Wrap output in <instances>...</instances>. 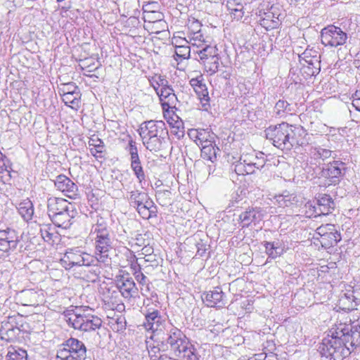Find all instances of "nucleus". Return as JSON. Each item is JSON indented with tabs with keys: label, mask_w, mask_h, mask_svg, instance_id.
I'll return each mask as SVG.
<instances>
[{
	"label": "nucleus",
	"mask_w": 360,
	"mask_h": 360,
	"mask_svg": "<svg viewBox=\"0 0 360 360\" xmlns=\"http://www.w3.org/2000/svg\"><path fill=\"white\" fill-rule=\"evenodd\" d=\"M141 293L143 296L144 297H147L148 296V294L150 292V288H149V283L148 282L146 283V285H144L143 286L142 285V287H141Z\"/></svg>",
	"instance_id": "69168bd1"
},
{
	"label": "nucleus",
	"mask_w": 360,
	"mask_h": 360,
	"mask_svg": "<svg viewBox=\"0 0 360 360\" xmlns=\"http://www.w3.org/2000/svg\"><path fill=\"white\" fill-rule=\"evenodd\" d=\"M131 168L134 172V175L139 180V183H141L146 179V175L141 163L139 153L130 155Z\"/></svg>",
	"instance_id": "c85d7f7f"
},
{
	"label": "nucleus",
	"mask_w": 360,
	"mask_h": 360,
	"mask_svg": "<svg viewBox=\"0 0 360 360\" xmlns=\"http://www.w3.org/2000/svg\"><path fill=\"white\" fill-rule=\"evenodd\" d=\"M149 195L147 193L140 191L139 190H134L128 192L127 199L131 207L135 206L138 202L143 201V200L148 199Z\"/></svg>",
	"instance_id": "ea45409f"
},
{
	"label": "nucleus",
	"mask_w": 360,
	"mask_h": 360,
	"mask_svg": "<svg viewBox=\"0 0 360 360\" xmlns=\"http://www.w3.org/2000/svg\"><path fill=\"white\" fill-rule=\"evenodd\" d=\"M145 316L146 321L143 326L146 330L152 331L153 335H151V339L158 340L161 332L163 328H165V320L160 315V312L156 309H153L152 311L148 310Z\"/></svg>",
	"instance_id": "9b49d317"
},
{
	"label": "nucleus",
	"mask_w": 360,
	"mask_h": 360,
	"mask_svg": "<svg viewBox=\"0 0 360 360\" xmlns=\"http://www.w3.org/2000/svg\"><path fill=\"white\" fill-rule=\"evenodd\" d=\"M191 49L186 44L176 45L175 56L178 58L188 59L190 57ZM177 60V58H176Z\"/></svg>",
	"instance_id": "8fccbe9b"
},
{
	"label": "nucleus",
	"mask_w": 360,
	"mask_h": 360,
	"mask_svg": "<svg viewBox=\"0 0 360 360\" xmlns=\"http://www.w3.org/2000/svg\"><path fill=\"white\" fill-rule=\"evenodd\" d=\"M153 82L155 84H153V88L155 91H156V89H163L164 87L169 86V82L167 80L165 76L162 75H156L153 78Z\"/></svg>",
	"instance_id": "5fc2aeb1"
},
{
	"label": "nucleus",
	"mask_w": 360,
	"mask_h": 360,
	"mask_svg": "<svg viewBox=\"0 0 360 360\" xmlns=\"http://www.w3.org/2000/svg\"><path fill=\"white\" fill-rule=\"evenodd\" d=\"M116 286L124 298L129 299L138 295L139 289L133 278L128 274L118 277L116 280Z\"/></svg>",
	"instance_id": "f3484780"
},
{
	"label": "nucleus",
	"mask_w": 360,
	"mask_h": 360,
	"mask_svg": "<svg viewBox=\"0 0 360 360\" xmlns=\"http://www.w3.org/2000/svg\"><path fill=\"white\" fill-rule=\"evenodd\" d=\"M185 41L186 44H191L193 46L202 47L205 44L209 42L207 37H205L202 32L199 33H193V34H188V39H181Z\"/></svg>",
	"instance_id": "e433bc0d"
},
{
	"label": "nucleus",
	"mask_w": 360,
	"mask_h": 360,
	"mask_svg": "<svg viewBox=\"0 0 360 360\" xmlns=\"http://www.w3.org/2000/svg\"><path fill=\"white\" fill-rule=\"evenodd\" d=\"M18 212L25 221L32 219L34 214V207L32 202L26 199L22 201L18 207Z\"/></svg>",
	"instance_id": "473e14b6"
},
{
	"label": "nucleus",
	"mask_w": 360,
	"mask_h": 360,
	"mask_svg": "<svg viewBox=\"0 0 360 360\" xmlns=\"http://www.w3.org/2000/svg\"><path fill=\"white\" fill-rule=\"evenodd\" d=\"M247 167L244 161L240 159L238 162L231 166V170L234 171L238 175L252 174V172H249V171L248 172Z\"/></svg>",
	"instance_id": "603ef678"
},
{
	"label": "nucleus",
	"mask_w": 360,
	"mask_h": 360,
	"mask_svg": "<svg viewBox=\"0 0 360 360\" xmlns=\"http://www.w3.org/2000/svg\"><path fill=\"white\" fill-rule=\"evenodd\" d=\"M125 150L129 153V155H133L138 153L136 143L131 138H130L129 140V143L126 146Z\"/></svg>",
	"instance_id": "bf43d9fd"
},
{
	"label": "nucleus",
	"mask_w": 360,
	"mask_h": 360,
	"mask_svg": "<svg viewBox=\"0 0 360 360\" xmlns=\"http://www.w3.org/2000/svg\"><path fill=\"white\" fill-rule=\"evenodd\" d=\"M63 261L67 264V268L69 269L76 266H89L96 265V259L93 255L82 252L77 248L68 250L64 255Z\"/></svg>",
	"instance_id": "0eeeda50"
},
{
	"label": "nucleus",
	"mask_w": 360,
	"mask_h": 360,
	"mask_svg": "<svg viewBox=\"0 0 360 360\" xmlns=\"http://www.w3.org/2000/svg\"><path fill=\"white\" fill-rule=\"evenodd\" d=\"M157 213V207L150 197H148L144 207L139 212V215L144 219L156 217Z\"/></svg>",
	"instance_id": "f704fd0d"
},
{
	"label": "nucleus",
	"mask_w": 360,
	"mask_h": 360,
	"mask_svg": "<svg viewBox=\"0 0 360 360\" xmlns=\"http://www.w3.org/2000/svg\"><path fill=\"white\" fill-rule=\"evenodd\" d=\"M147 200L148 199L143 200V201L141 200V202H138V204L135 205V206L133 207L136 210L138 213L144 207V205L146 204V202L147 201Z\"/></svg>",
	"instance_id": "338daca9"
},
{
	"label": "nucleus",
	"mask_w": 360,
	"mask_h": 360,
	"mask_svg": "<svg viewBox=\"0 0 360 360\" xmlns=\"http://www.w3.org/2000/svg\"><path fill=\"white\" fill-rule=\"evenodd\" d=\"M180 342L176 345L178 347L176 351L175 349H171L172 355L176 360H199V357L195 352V349L188 342L186 337L182 341L181 345Z\"/></svg>",
	"instance_id": "dca6fc26"
},
{
	"label": "nucleus",
	"mask_w": 360,
	"mask_h": 360,
	"mask_svg": "<svg viewBox=\"0 0 360 360\" xmlns=\"http://www.w3.org/2000/svg\"><path fill=\"white\" fill-rule=\"evenodd\" d=\"M200 146L201 157L203 159H206L214 162L217 159V153L219 151V148L216 147L215 145H213V143H208L207 144H204Z\"/></svg>",
	"instance_id": "72a5a7b5"
},
{
	"label": "nucleus",
	"mask_w": 360,
	"mask_h": 360,
	"mask_svg": "<svg viewBox=\"0 0 360 360\" xmlns=\"http://www.w3.org/2000/svg\"><path fill=\"white\" fill-rule=\"evenodd\" d=\"M56 358L58 360H86V346L82 341L70 338L60 345Z\"/></svg>",
	"instance_id": "20e7f679"
},
{
	"label": "nucleus",
	"mask_w": 360,
	"mask_h": 360,
	"mask_svg": "<svg viewBox=\"0 0 360 360\" xmlns=\"http://www.w3.org/2000/svg\"><path fill=\"white\" fill-rule=\"evenodd\" d=\"M136 280L139 282V283L141 285H146V283L148 282L147 277L141 272H135L134 273Z\"/></svg>",
	"instance_id": "052dcab7"
},
{
	"label": "nucleus",
	"mask_w": 360,
	"mask_h": 360,
	"mask_svg": "<svg viewBox=\"0 0 360 360\" xmlns=\"http://www.w3.org/2000/svg\"><path fill=\"white\" fill-rule=\"evenodd\" d=\"M335 208V203L329 195L323 194L317 200V205L314 207L315 216L326 215Z\"/></svg>",
	"instance_id": "393cba45"
},
{
	"label": "nucleus",
	"mask_w": 360,
	"mask_h": 360,
	"mask_svg": "<svg viewBox=\"0 0 360 360\" xmlns=\"http://www.w3.org/2000/svg\"><path fill=\"white\" fill-rule=\"evenodd\" d=\"M80 91L79 87L74 82L61 84L58 88L60 95Z\"/></svg>",
	"instance_id": "3c124183"
},
{
	"label": "nucleus",
	"mask_w": 360,
	"mask_h": 360,
	"mask_svg": "<svg viewBox=\"0 0 360 360\" xmlns=\"http://www.w3.org/2000/svg\"><path fill=\"white\" fill-rule=\"evenodd\" d=\"M101 325L102 321L100 318L96 316L86 314L81 330L84 332L94 331L99 328Z\"/></svg>",
	"instance_id": "7c9ffc66"
},
{
	"label": "nucleus",
	"mask_w": 360,
	"mask_h": 360,
	"mask_svg": "<svg viewBox=\"0 0 360 360\" xmlns=\"http://www.w3.org/2000/svg\"><path fill=\"white\" fill-rule=\"evenodd\" d=\"M332 153L333 152L331 150L321 147H314L311 148L310 150L311 158L321 160L323 161L331 157Z\"/></svg>",
	"instance_id": "79ce46f5"
},
{
	"label": "nucleus",
	"mask_w": 360,
	"mask_h": 360,
	"mask_svg": "<svg viewBox=\"0 0 360 360\" xmlns=\"http://www.w3.org/2000/svg\"><path fill=\"white\" fill-rule=\"evenodd\" d=\"M300 129L286 122H282L275 126H270L265 130L266 137L272 144L282 150H290L292 148L298 145L295 138V131Z\"/></svg>",
	"instance_id": "7ed1b4c3"
},
{
	"label": "nucleus",
	"mask_w": 360,
	"mask_h": 360,
	"mask_svg": "<svg viewBox=\"0 0 360 360\" xmlns=\"http://www.w3.org/2000/svg\"><path fill=\"white\" fill-rule=\"evenodd\" d=\"M266 211L262 207H249L239 215V221L243 228L257 226L264 219Z\"/></svg>",
	"instance_id": "4468645a"
},
{
	"label": "nucleus",
	"mask_w": 360,
	"mask_h": 360,
	"mask_svg": "<svg viewBox=\"0 0 360 360\" xmlns=\"http://www.w3.org/2000/svg\"><path fill=\"white\" fill-rule=\"evenodd\" d=\"M18 297L22 305L34 306L43 302L44 293L41 290L26 289L20 292Z\"/></svg>",
	"instance_id": "4be33fe9"
},
{
	"label": "nucleus",
	"mask_w": 360,
	"mask_h": 360,
	"mask_svg": "<svg viewBox=\"0 0 360 360\" xmlns=\"http://www.w3.org/2000/svg\"><path fill=\"white\" fill-rule=\"evenodd\" d=\"M294 107L285 100H278L274 106V113L277 117L285 118L288 115H292L295 112Z\"/></svg>",
	"instance_id": "bb28decb"
},
{
	"label": "nucleus",
	"mask_w": 360,
	"mask_h": 360,
	"mask_svg": "<svg viewBox=\"0 0 360 360\" xmlns=\"http://www.w3.org/2000/svg\"><path fill=\"white\" fill-rule=\"evenodd\" d=\"M47 208L49 216L51 219L56 214L68 211V208H72V205L63 198L51 197L47 200Z\"/></svg>",
	"instance_id": "412c9836"
},
{
	"label": "nucleus",
	"mask_w": 360,
	"mask_h": 360,
	"mask_svg": "<svg viewBox=\"0 0 360 360\" xmlns=\"http://www.w3.org/2000/svg\"><path fill=\"white\" fill-rule=\"evenodd\" d=\"M197 254L200 256H203L205 253L207 248L206 245L201 240L196 243Z\"/></svg>",
	"instance_id": "e2e57ef3"
},
{
	"label": "nucleus",
	"mask_w": 360,
	"mask_h": 360,
	"mask_svg": "<svg viewBox=\"0 0 360 360\" xmlns=\"http://www.w3.org/2000/svg\"><path fill=\"white\" fill-rule=\"evenodd\" d=\"M345 163L341 161H333L323 167L320 175L328 179L329 184L336 185L340 181L341 177L345 174Z\"/></svg>",
	"instance_id": "ddd939ff"
},
{
	"label": "nucleus",
	"mask_w": 360,
	"mask_h": 360,
	"mask_svg": "<svg viewBox=\"0 0 360 360\" xmlns=\"http://www.w3.org/2000/svg\"><path fill=\"white\" fill-rule=\"evenodd\" d=\"M60 96H62L63 101L66 105L71 106V105H74L76 107H79V98L81 96L80 91L61 94Z\"/></svg>",
	"instance_id": "49530a36"
},
{
	"label": "nucleus",
	"mask_w": 360,
	"mask_h": 360,
	"mask_svg": "<svg viewBox=\"0 0 360 360\" xmlns=\"http://www.w3.org/2000/svg\"><path fill=\"white\" fill-rule=\"evenodd\" d=\"M7 360H27V352L24 349L11 348L6 355Z\"/></svg>",
	"instance_id": "de8ad7c7"
},
{
	"label": "nucleus",
	"mask_w": 360,
	"mask_h": 360,
	"mask_svg": "<svg viewBox=\"0 0 360 360\" xmlns=\"http://www.w3.org/2000/svg\"><path fill=\"white\" fill-rule=\"evenodd\" d=\"M22 236L11 228L0 230V257L9 256L12 252L21 251L23 245Z\"/></svg>",
	"instance_id": "39448f33"
},
{
	"label": "nucleus",
	"mask_w": 360,
	"mask_h": 360,
	"mask_svg": "<svg viewBox=\"0 0 360 360\" xmlns=\"http://www.w3.org/2000/svg\"><path fill=\"white\" fill-rule=\"evenodd\" d=\"M200 165H202L205 167H206V166L205 165V164L203 163L202 161H200V160L196 161L195 163V166H200Z\"/></svg>",
	"instance_id": "774afa93"
},
{
	"label": "nucleus",
	"mask_w": 360,
	"mask_h": 360,
	"mask_svg": "<svg viewBox=\"0 0 360 360\" xmlns=\"http://www.w3.org/2000/svg\"><path fill=\"white\" fill-rule=\"evenodd\" d=\"M224 297V293L221 287H215L212 290L204 292L202 300L208 307H222L225 304Z\"/></svg>",
	"instance_id": "aec40b11"
},
{
	"label": "nucleus",
	"mask_w": 360,
	"mask_h": 360,
	"mask_svg": "<svg viewBox=\"0 0 360 360\" xmlns=\"http://www.w3.org/2000/svg\"><path fill=\"white\" fill-rule=\"evenodd\" d=\"M167 122L172 127V132L178 138L180 139L184 136V130L183 127V122L181 120H179V117L175 113L173 115L170 113V117L167 116Z\"/></svg>",
	"instance_id": "c756f323"
},
{
	"label": "nucleus",
	"mask_w": 360,
	"mask_h": 360,
	"mask_svg": "<svg viewBox=\"0 0 360 360\" xmlns=\"http://www.w3.org/2000/svg\"><path fill=\"white\" fill-rule=\"evenodd\" d=\"M231 14L233 15V18L236 20H240L243 16V6H241L240 8H238L236 10H233L230 11Z\"/></svg>",
	"instance_id": "680f3d73"
},
{
	"label": "nucleus",
	"mask_w": 360,
	"mask_h": 360,
	"mask_svg": "<svg viewBox=\"0 0 360 360\" xmlns=\"http://www.w3.org/2000/svg\"><path fill=\"white\" fill-rule=\"evenodd\" d=\"M202 24L198 20L193 19L189 20L188 24V34H193V33H199L202 32Z\"/></svg>",
	"instance_id": "6e6d98bb"
},
{
	"label": "nucleus",
	"mask_w": 360,
	"mask_h": 360,
	"mask_svg": "<svg viewBox=\"0 0 360 360\" xmlns=\"http://www.w3.org/2000/svg\"><path fill=\"white\" fill-rule=\"evenodd\" d=\"M186 335L177 328L172 326L169 330H167L165 338L162 339L159 336V340H155L158 342L159 347L158 351H167L171 349H176V345L180 342V345L182 344Z\"/></svg>",
	"instance_id": "f8f14e48"
},
{
	"label": "nucleus",
	"mask_w": 360,
	"mask_h": 360,
	"mask_svg": "<svg viewBox=\"0 0 360 360\" xmlns=\"http://www.w3.org/2000/svg\"><path fill=\"white\" fill-rule=\"evenodd\" d=\"M94 246V257L98 262L109 265L111 263L110 253L113 250V238L108 225L102 219L91 227L89 234Z\"/></svg>",
	"instance_id": "f257e3e1"
},
{
	"label": "nucleus",
	"mask_w": 360,
	"mask_h": 360,
	"mask_svg": "<svg viewBox=\"0 0 360 360\" xmlns=\"http://www.w3.org/2000/svg\"><path fill=\"white\" fill-rule=\"evenodd\" d=\"M243 6V0H228L226 2V7L229 11L236 10V8H240Z\"/></svg>",
	"instance_id": "4d7b16f0"
},
{
	"label": "nucleus",
	"mask_w": 360,
	"mask_h": 360,
	"mask_svg": "<svg viewBox=\"0 0 360 360\" xmlns=\"http://www.w3.org/2000/svg\"><path fill=\"white\" fill-rule=\"evenodd\" d=\"M266 252L269 257L275 259L280 257L283 252V248L279 241L264 242Z\"/></svg>",
	"instance_id": "2f4dec72"
},
{
	"label": "nucleus",
	"mask_w": 360,
	"mask_h": 360,
	"mask_svg": "<svg viewBox=\"0 0 360 360\" xmlns=\"http://www.w3.org/2000/svg\"><path fill=\"white\" fill-rule=\"evenodd\" d=\"M276 203L281 207H289L296 205L298 202L297 196L288 191L275 196Z\"/></svg>",
	"instance_id": "cd10ccee"
},
{
	"label": "nucleus",
	"mask_w": 360,
	"mask_h": 360,
	"mask_svg": "<svg viewBox=\"0 0 360 360\" xmlns=\"http://www.w3.org/2000/svg\"><path fill=\"white\" fill-rule=\"evenodd\" d=\"M329 333L319 347L321 355L328 360H343L352 352L342 337L344 331L339 330L336 326L329 330Z\"/></svg>",
	"instance_id": "f03ea898"
},
{
	"label": "nucleus",
	"mask_w": 360,
	"mask_h": 360,
	"mask_svg": "<svg viewBox=\"0 0 360 360\" xmlns=\"http://www.w3.org/2000/svg\"><path fill=\"white\" fill-rule=\"evenodd\" d=\"M205 70L210 75L215 74L219 67V58L211 57L202 60Z\"/></svg>",
	"instance_id": "a19ab883"
},
{
	"label": "nucleus",
	"mask_w": 360,
	"mask_h": 360,
	"mask_svg": "<svg viewBox=\"0 0 360 360\" xmlns=\"http://www.w3.org/2000/svg\"><path fill=\"white\" fill-rule=\"evenodd\" d=\"M54 185L57 190L71 199H76L79 195L77 186L65 175L60 174L57 176L54 181Z\"/></svg>",
	"instance_id": "a211bd4d"
},
{
	"label": "nucleus",
	"mask_w": 360,
	"mask_h": 360,
	"mask_svg": "<svg viewBox=\"0 0 360 360\" xmlns=\"http://www.w3.org/2000/svg\"><path fill=\"white\" fill-rule=\"evenodd\" d=\"M199 129H192L188 131V136L193 139L196 143H198Z\"/></svg>",
	"instance_id": "0e129e2a"
},
{
	"label": "nucleus",
	"mask_w": 360,
	"mask_h": 360,
	"mask_svg": "<svg viewBox=\"0 0 360 360\" xmlns=\"http://www.w3.org/2000/svg\"><path fill=\"white\" fill-rule=\"evenodd\" d=\"M240 160L244 161L245 164L248 166L247 170L252 174L255 169H260L265 165L266 158L263 153H255L243 154L240 157Z\"/></svg>",
	"instance_id": "6ab92c4d"
},
{
	"label": "nucleus",
	"mask_w": 360,
	"mask_h": 360,
	"mask_svg": "<svg viewBox=\"0 0 360 360\" xmlns=\"http://www.w3.org/2000/svg\"><path fill=\"white\" fill-rule=\"evenodd\" d=\"M214 139V134L210 131L208 129H199L198 135V146H202L207 144L208 143H213Z\"/></svg>",
	"instance_id": "a18cd8bd"
},
{
	"label": "nucleus",
	"mask_w": 360,
	"mask_h": 360,
	"mask_svg": "<svg viewBox=\"0 0 360 360\" xmlns=\"http://www.w3.org/2000/svg\"><path fill=\"white\" fill-rule=\"evenodd\" d=\"M167 138L154 137L143 140L145 147L150 151L158 152L162 149Z\"/></svg>",
	"instance_id": "c9c22d12"
},
{
	"label": "nucleus",
	"mask_w": 360,
	"mask_h": 360,
	"mask_svg": "<svg viewBox=\"0 0 360 360\" xmlns=\"http://www.w3.org/2000/svg\"><path fill=\"white\" fill-rule=\"evenodd\" d=\"M202 76L193 78L190 80V84L193 88L195 92L198 96L202 103V107L207 110V105L209 106L210 97L208 96V91L206 85L202 83Z\"/></svg>",
	"instance_id": "b1692460"
},
{
	"label": "nucleus",
	"mask_w": 360,
	"mask_h": 360,
	"mask_svg": "<svg viewBox=\"0 0 360 360\" xmlns=\"http://www.w3.org/2000/svg\"><path fill=\"white\" fill-rule=\"evenodd\" d=\"M200 60L207 58L218 57L217 49L215 46L209 45L207 43L202 47V49L197 51Z\"/></svg>",
	"instance_id": "c03bdc74"
},
{
	"label": "nucleus",
	"mask_w": 360,
	"mask_h": 360,
	"mask_svg": "<svg viewBox=\"0 0 360 360\" xmlns=\"http://www.w3.org/2000/svg\"><path fill=\"white\" fill-rule=\"evenodd\" d=\"M316 234L319 236L317 238L321 246L325 248H329L337 245L341 240L340 233L338 231L335 226L331 224H326L318 227L316 230Z\"/></svg>",
	"instance_id": "1a4fd4ad"
},
{
	"label": "nucleus",
	"mask_w": 360,
	"mask_h": 360,
	"mask_svg": "<svg viewBox=\"0 0 360 360\" xmlns=\"http://www.w3.org/2000/svg\"><path fill=\"white\" fill-rule=\"evenodd\" d=\"M155 92L160 98L164 117L167 118V116L170 117V113L174 114V110L176 109V105L178 102L177 96L174 94V89L169 86L161 89H156Z\"/></svg>",
	"instance_id": "9d476101"
},
{
	"label": "nucleus",
	"mask_w": 360,
	"mask_h": 360,
	"mask_svg": "<svg viewBox=\"0 0 360 360\" xmlns=\"http://www.w3.org/2000/svg\"><path fill=\"white\" fill-rule=\"evenodd\" d=\"M40 233L44 241L52 243L58 238L57 233L54 231V228L51 224H43L40 227Z\"/></svg>",
	"instance_id": "58836bf2"
},
{
	"label": "nucleus",
	"mask_w": 360,
	"mask_h": 360,
	"mask_svg": "<svg viewBox=\"0 0 360 360\" xmlns=\"http://www.w3.org/2000/svg\"><path fill=\"white\" fill-rule=\"evenodd\" d=\"M139 134L142 140L160 137L167 138L168 131L165 123L162 120H149L143 122L139 129Z\"/></svg>",
	"instance_id": "423d86ee"
},
{
	"label": "nucleus",
	"mask_w": 360,
	"mask_h": 360,
	"mask_svg": "<svg viewBox=\"0 0 360 360\" xmlns=\"http://www.w3.org/2000/svg\"><path fill=\"white\" fill-rule=\"evenodd\" d=\"M75 210L68 208V211L63 212L51 218L52 222L58 227L68 229L72 224Z\"/></svg>",
	"instance_id": "a878e982"
},
{
	"label": "nucleus",
	"mask_w": 360,
	"mask_h": 360,
	"mask_svg": "<svg viewBox=\"0 0 360 360\" xmlns=\"http://www.w3.org/2000/svg\"><path fill=\"white\" fill-rule=\"evenodd\" d=\"M82 311H85L86 310L79 307L76 308L75 310L67 311L65 312V321L69 326L72 327L74 329L81 330L86 316V314L82 313Z\"/></svg>",
	"instance_id": "5701e85b"
},
{
	"label": "nucleus",
	"mask_w": 360,
	"mask_h": 360,
	"mask_svg": "<svg viewBox=\"0 0 360 360\" xmlns=\"http://www.w3.org/2000/svg\"><path fill=\"white\" fill-rule=\"evenodd\" d=\"M88 143L89 146H92V148H90L91 154L96 158H102L101 154L104 148L103 141L98 137L91 138Z\"/></svg>",
	"instance_id": "4c0bfd02"
},
{
	"label": "nucleus",
	"mask_w": 360,
	"mask_h": 360,
	"mask_svg": "<svg viewBox=\"0 0 360 360\" xmlns=\"http://www.w3.org/2000/svg\"><path fill=\"white\" fill-rule=\"evenodd\" d=\"M321 43L325 46L337 47L345 44L347 34L341 28L335 25H328L321 32Z\"/></svg>",
	"instance_id": "6e6552de"
},
{
	"label": "nucleus",
	"mask_w": 360,
	"mask_h": 360,
	"mask_svg": "<svg viewBox=\"0 0 360 360\" xmlns=\"http://www.w3.org/2000/svg\"><path fill=\"white\" fill-rule=\"evenodd\" d=\"M352 105L357 110L360 112V91H356L352 96Z\"/></svg>",
	"instance_id": "13d9d810"
},
{
	"label": "nucleus",
	"mask_w": 360,
	"mask_h": 360,
	"mask_svg": "<svg viewBox=\"0 0 360 360\" xmlns=\"http://www.w3.org/2000/svg\"><path fill=\"white\" fill-rule=\"evenodd\" d=\"M139 266H143L144 268H148L150 266H157L158 265V262L155 259V255L152 254L146 255L144 257L139 258Z\"/></svg>",
	"instance_id": "09e8293b"
},
{
	"label": "nucleus",
	"mask_w": 360,
	"mask_h": 360,
	"mask_svg": "<svg viewBox=\"0 0 360 360\" xmlns=\"http://www.w3.org/2000/svg\"><path fill=\"white\" fill-rule=\"evenodd\" d=\"M15 331H20L17 327H13L8 322H2L1 328H0V334L1 338L6 340H9L15 337Z\"/></svg>",
	"instance_id": "37998d69"
},
{
	"label": "nucleus",
	"mask_w": 360,
	"mask_h": 360,
	"mask_svg": "<svg viewBox=\"0 0 360 360\" xmlns=\"http://www.w3.org/2000/svg\"><path fill=\"white\" fill-rule=\"evenodd\" d=\"M11 163L10 160L6 158L2 162H0V179H3L6 176H11Z\"/></svg>",
	"instance_id": "864d4df0"
},
{
	"label": "nucleus",
	"mask_w": 360,
	"mask_h": 360,
	"mask_svg": "<svg viewBox=\"0 0 360 360\" xmlns=\"http://www.w3.org/2000/svg\"><path fill=\"white\" fill-rule=\"evenodd\" d=\"M339 330L344 331L343 338L347 344L351 347L352 351L360 345V326L352 324L340 323L337 325Z\"/></svg>",
	"instance_id": "2eb2a0df"
}]
</instances>
